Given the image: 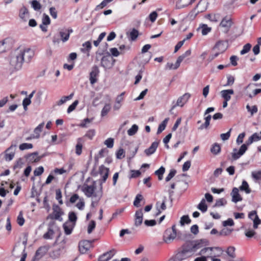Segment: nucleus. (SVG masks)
Segmentation results:
<instances>
[{
	"label": "nucleus",
	"mask_w": 261,
	"mask_h": 261,
	"mask_svg": "<svg viewBox=\"0 0 261 261\" xmlns=\"http://www.w3.org/2000/svg\"><path fill=\"white\" fill-rule=\"evenodd\" d=\"M21 55L17 48L10 53L8 59L9 63L13 71H18L22 68L24 62Z\"/></svg>",
	"instance_id": "1"
},
{
	"label": "nucleus",
	"mask_w": 261,
	"mask_h": 261,
	"mask_svg": "<svg viewBox=\"0 0 261 261\" xmlns=\"http://www.w3.org/2000/svg\"><path fill=\"white\" fill-rule=\"evenodd\" d=\"M96 183L93 181L91 185L84 184L82 187V191L88 197H94L98 201L102 196V188L98 191H95Z\"/></svg>",
	"instance_id": "2"
},
{
	"label": "nucleus",
	"mask_w": 261,
	"mask_h": 261,
	"mask_svg": "<svg viewBox=\"0 0 261 261\" xmlns=\"http://www.w3.org/2000/svg\"><path fill=\"white\" fill-rule=\"evenodd\" d=\"M227 48V43L223 41H218L212 49V54L209 57L210 61H212L220 54L223 53Z\"/></svg>",
	"instance_id": "3"
},
{
	"label": "nucleus",
	"mask_w": 261,
	"mask_h": 261,
	"mask_svg": "<svg viewBox=\"0 0 261 261\" xmlns=\"http://www.w3.org/2000/svg\"><path fill=\"white\" fill-rule=\"evenodd\" d=\"M23 59V62H30L35 55V50L29 47L17 48Z\"/></svg>",
	"instance_id": "4"
},
{
	"label": "nucleus",
	"mask_w": 261,
	"mask_h": 261,
	"mask_svg": "<svg viewBox=\"0 0 261 261\" xmlns=\"http://www.w3.org/2000/svg\"><path fill=\"white\" fill-rule=\"evenodd\" d=\"M193 252L189 246H185L182 251L176 255V259L179 261L187 259L193 255Z\"/></svg>",
	"instance_id": "5"
},
{
	"label": "nucleus",
	"mask_w": 261,
	"mask_h": 261,
	"mask_svg": "<svg viewBox=\"0 0 261 261\" xmlns=\"http://www.w3.org/2000/svg\"><path fill=\"white\" fill-rule=\"evenodd\" d=\"M208 243V241L205 239L198 240L191 243L189 247L194 253L197 250L207 246Z\"/></svg>",
	"instance_id": "6"
},
{
	"label": "nucleus",
	"mask_w": 261,
	"mask_h": 261,
	"mask_svg": "<svg viewBox=\"0 0 261 261\" xmlns=\"http://www.w3.org/2000/svg\"><path fill=\"white\" fill-rule=\"evenodd\" d=\"M232 24V19L230 17L225 16L221 20L219 26L223 29L224 32H227Z\"/></svg>",
	"instance_id": "7"
},
{
	"label": "nucleus",
	"mask_w": 261,
	"mask_h": 261,
	"mask_svg": "<svg viewBox=\"0 0 261 261\" xmlns=\"http://www.w3.org/2000/svg\"><path fill=\"white\" fill-rule=\"evenodd\" d=\"M92 247V242L84 240L79 243V250L82 253H86Z\"/></svg>",
	"instance_id": "8"
},
{
	"label": "nucleus",
	"mask_w": 261,
	"mask_h": 261,
	"mask_svg": "<svg viewBox=\"0 0 261 261\" xmlns=\"http://www.w3.org/2000/svg\"><path fill=\"white\" fill-rule=\"evenodd\" d=\"M15 145H11L5 151V159L7 161H11L15 155Z\"/></svg>",
	"instance_id": "9"
},
{
	"label": "nucleus",
	"mask_w": 261,
	"mask_h": 261,
	"mask_svg": "<svg viewBox=\"0 0 261 261\" xmlns=\"http://www.w3.org/2000/svg\"><path fill=\"white\" fill-rule=\"evenodd\" d=\"M191 97V94L189 93H186L183 95L180 96L177 100L175 106L182 107L188 101Z\"/></svg>",
	"instance_id": "10"
},
{
	"label": "nucleus",
	"mask_w": 261,
	"mask_h": 261,
	"mask_svg": "<svg viewBox=\"0 0 261 261\" xmlns=\"http://www.w3.org/2000/svg\"><path fill=\"white\" fill-rule=\"evenodd\" d=\"M177 235L176 233L175 232H173L170 230V229H167L165 231L164 236V241L166 243H171L173 240L175 239Z\"/></svg>",
	"instance_id": "11"
},
{
	"label": "nucleus",
	"mask_w": 261,
	"mask_h": 261,
	"mask_svg": "<svg viewBox=\"0 0 261 261\" xmlns=\"http://www.w3.org/2000/svg\"><path fill=\"white\" fill-rule=\"evenodd\" d=\"M63 214V212L60 207L56 206L53 208V213L52 216H50L49 217L54 218L60 221H62L63 219L61 216Z\"/></svg>",
	"instance_id": "12"
},
{
	"label": "nucleus",
	"mask_w": 261,
	"mask_h": 261,
	"mask_svg": "<svg viewBox=\"0 0 261 261\" xmlns=\"http://www.w3.org/2000/svg\"><path fill=\"white\" fill-rule=\"evenodd\" d=\"M143 220V214L142 210H139L136 212L135 215V225L138 227L141 225Z\"/></svg>",
	"instance_id": "13"
},
{
	"label": "nucleus",
	"mask_w": 261,
	"mask_h": 261,
	"mask_svg": "<svg viewBox=\"0 0 261 261\" xmlns=\"http://www.w3.org/2000/svg\"><path fill=\"white\" fill-rule=\"evenodd\" d=\"M30 16V13L28 9L24 7H22L19 11V18L24 22H26Z\"/></svg>",
	"instance_id": "14"
},
{
	"label": "nucleus",
	"mask_w": 261,
	"mask_h": 261,
	"mask_svg": "<svg viewBox=\"0 0 261 261\" xmlns=\"http://www.w3.org/2000/svg\"><path fill=\"white\" fill-rule=\"evenodd\" d=\"M116 251L113 249L109 251H108L105 253H103L102 255H101L98 260L99 261H108L116 253Z\"/></svg>",
	"instance_id": "15"
},
{
	"label": "nucleus",
	"mask_w": 261,
	"mask_h": 261,
	"mask_svg": "<svg viewBox=\"0 0 261 261\" xmlns=\"http://www.w3.org/2000/svg\"><path fill=\"white\" fill-rule=\"evenodd\" d=\"M106 103L104 107L101 110V116H106L108 113L110 111L111 106V98L109 96L106 95Z\"/></svg>",
	"instance_id": "16"
},
{
	"label": "nucleus",
	"mask_w": 261,
	"mask_h": 261,
	"mask_svg": "<svg viewBox=\"0 0 261 261\" xmlns=\"http://www.w3.org/2000/svg\"><path fill=\"white\" fill-rule=\"evenodd\" d=\"M99 172L101 177H102V181L101 183L105 182L108 177L109 172V168L105 167L104 166H101L99 167Z\"/></svg>",
	"instance_id": "17"
},
{
	"label": "nucleus",
	"mask_w": 261,
	"mask_h": 261,
	"mask_svg": "<svg viewBox=\"0 0 261 261\" xmlns=\"http://www.w3.org/2000/svg\"><path fill=\"white\" fill-rule=\"evenodd\" d=\"M98 73L99 70L98 67L96 66L93 67L90 74V81L91 84L93 85L97 82L96 77Z\"/></svg>",
	"instance_id": "18"
},
{
	"label": "nucleus",
	"mask_w": 261,
	"mask_h": 261,
	"mask_svg": "<svg viewBox=\"0 0 261 261\" xmlns=\"http://www.w3.org/2000/svg\"><path fill=\"white\" fill-rule=\"evenodd\" d=\"M166 198L164 197V199L162 202L158 201L156 203L155 207L158 211V212L156 214V216L160 215L163 211L166 210Z\"/></svg>",
	"instance_id": "19"
},
{
	"label": "nucleus",
	"mask_w": 261,
	"mask_h": 261,
	"mask_svg": "<svg viewBox=\"0 0 261 261\" xmlns=\"http://www.w3.org/2000/svg\"><path fill=\"white\" fill-rule=\"evenodd\" d=\"M10 40L6 38L0 41V53H4L10 48Z\"/></svg>",
	"instance_id": "20"
},
{
	"label": "nucleus",
	"mask_w": 261,
	"mask_h": 261,
	"mask_svg": "<svg viewBox=\"0 0 261 261\" xmlns=\"http://www.w3.org/2000/svg\"><path fill=\"white\" fill-rule=\"evenodd\" d=\"M231 195L232 196V201L234 203H237L242 200V198L239 193V189L237 188H234L232 189Z\"/></svg>",
	"instance_id": "21"
},
{
	"label": "nucleus",
	"mask_w": 261,
	"mask_h": 261,
	"mask_svg": "<svg viewBox=\"0 0 261 261\" xmlns=\"http://www.w3.org/2000/svg\"><path fill=\"white\" fill-rule=\"evenodd\" d=\"M221 96L226 101H229L231 97V95L234 94L232 89L223 90L220 92Z\"/></svg>",
	"instance_id": "22"
},
{
	"label": "nucleus",
	"mask_w": 261,
	"mask_h": 261,
	"mask_svg": "<svg viewBox=\"0 0 261 261\" xmlns=\"http://www.w3.org/2000/svg\"><path fill=\"white\" fill-rule=\"evenodd\" d=\"M159 143V141L153 142L148 148L145 150L144 152L145 153V154L147 156H149L153 154L155 151L156 148H158Z\"/></svg>",
	"instance_id": "23"
},
{
	"label": "nucleus",
	"mask_w": 261,
	"mask_h": 261,
	"mask_svg": "<svg viewBox=\"0 0 261 261\" xmlns=\"http://www.w3.org/2000/svg\"><path fill=\"white\" fill-rule=\"evenodd\" d=\"M74 226V224L71 222H66L63 225V228L65 234L67 235L71 234Z\"/></svg>",
	"instance_id": "24"
},
{
	"label": "nucleus",
	"mask_w": 261,
	"mask_h": 261,
	"mask_svg": "<svg viewBox=\"0 0 261 261\" xmlns=\"http://www.w3.org/2000/svg\"><path fill=\"white\" fill-rule=\"evenodd\" d=\"M44 125V123L42 122L34 129V134L32 135L33 139H37L39 138L40 134L42 132Z\"/></svg>",
	"instance_id": "25"
},
{
	"label": "nucleus",
	"mask_w": 261,
	"mask_h": 261,
	"mask_svg": "<svg viewBox=\"0 0 261 261\" xmlns=\"http://www.w3.org/2000/svg\"><path fill=\"white\" fill-rule=\"evenodd\" d=\"M208 4L207 0H200L197 6V7L199 9V11L202 12L205 11L207 8Z\"/></svg>",
	"instance_id": "26"
},
{
	"label": "nucleus",
	"mask_w": 261,
	"mask_h": 261,
	"mask_svg": "<svg viewBox=\"0 0 261 261\" xmlns=\"http://www.w3.org/2000/svg\"><path fill=\"white\" fill-rule=\"evenodd\" d=\"M214 249H216V250L219 251L220 252V253H222V251H223L219 247H215V248L204 247V248L201 249V250L200 251V252L198 253V255H201L203 254H205L207 252H208V251L212 252Z\"/></svg>",
	"instance_id": "27"
},
{
	"label": "nucleus",
	"mask_w": 261,
	"mask_h": 261,
	"mask_svg": "<svg viewBox=\"0 0 261 261\" xmlns=\"http://www.w3.org/2000/svg\"><path fill=\"white\" fill-rule=\"evenodd\" d=\"M124 95V93H122L120 95H118L116 99V102L114 106V109L115 110H119L121 106V102L123 100V95Z\"/></svg>",
	"instance_id": "28"
},
{
	"label": "nucleus",
	"mask_w": 261,
	"mask_h": 261,
	"mask_svg": "<svg viewBox=\"0 0 261 261\" xmlns=\"http://www.w3.org/2000/svg\"><path fill=\"white\" fill-rule=\"evenodd\" d=\"M101 64L105 68H110L112 66L111 58L103 57L101 59Z\"/></svg>",
	"instance_id": "29"
},
{
	"label": "nucleus",
	"mask_w": 261,
	"mask_h": 261,
	"mask_svg": "<svg viewBox=\"0 0 261 261\" xmlns=\"http://www.w3.org/2000/svg\"><path fill=\"white\" fill-rule=\"evenodd\" d=\"M28 159L30 162L35 163L38 162L40 158L37 152H34L28 155Z\"/></svg>",
	"instance_id": "30"
},
{
	"label": "nucleus",
	"mask_w": 261,
	"mask_h": 261,
	"mask_svg": "<svg viewBox=\"0 0 261 261\" xmlns=\"http://www.w3.org/2000/svg\"><path fill=\"white\" fill-rule=\"evenodd\" d=\"M169 119V118H165L164 121L159 125L157 130V134H160L165 129Z\"/></svg>",
	"instance_id": "31"
},
{
	"label": "nucleus",
	"mask_w": 261,
	"mask_h": 261,
	"mask_svg": "<svg viewBox=\"0 0 261 261\" xmlns=\"http://www.w3.org/2000/svg\"><path fill=\"white\" fill-rule=\"evenodd\" d=\"M180 62H178V59L176 60V63L174 64L172 63L168 62L166 65V69L168 70L171 69H177L180 64Z\"/></svg>",
	"instance_id": "32"
},
{
	"label": "nucleus",
	"mask_w": 261,
	"mask_h": 261,
	"mask_svg": "<svg viewBox=\"0 0 261 261\" xmlns=\"http://www.w3.org/2000/svg\"><path fill=\"white\" fill-rule=\"evenodd\" d=\"M197 208L202 213H204L207 211V206L204 199H202L201 200L199 204L198 205Z\"/></svg>",
	"instance_id": "33"
},
{
	"label": "nucleus",
	"mask_w": 261,
	"mask_h": 261,
	"mask_svg": "<svg viewBox=\"0 0 261 261\" xmlns=\"http://www.w3.org/2000/svg\"><path fill=\"white\" fill-rule=\"evenodd\" d=\"M205 18L208 19L212 22H217L220 18V15L218 14H209L205 16Z\"/></svg>",
	"instance_id": "34"
},
{
	"label": "nucleus",
	"mask_w": 261,
	"mask_h": 261,
	"mask_svg": "<svg viewBox=\"0 0 261 261\" xmlns=\"http://www.w3.org/2000/svg\"><path fill=\"white\" fill-rule=\"evenodd\" d=\"M73 96V93L70 94L67 96L62 97L59 101L57 102L58 106H61L66 102L67 100H70Z\"/></svg>",
	"instance_id": "35"
},
{
	"label": "nucleus",
	"mask_w": 261,
	"mask_h": 261,
	"mask_svg": "<svg viewBox=\"0 0 261 261\" xmlns=\"http://www.w3.org/2000/svg\"><path fill=\"white\" fill-rule=\"evenodd\" d=\"M240 189L241 191H244L247 194H249L251 192V190L249 187V185L247 182L245 180L243 181L242 185L240 187Z\"/></svg>",
	"instance_id": "36"
},
{
	"label": "nucleus",
	"mask_w": 261,
	"mask_h": 261,
	"mask_svg": "<svg viewBox=\"0 0 261 261\" xmlns=\"http://www.w3.org/2000/svg\"><path fill=\"white\" fill-rule=\"evenodd\" d=\"M165 172V169L163 166L161 167L158 170L155 171L154 173L158 176L159 180L163 179V174Z\"/></svg>",
	"instance_id": "37"
},
{
	"label": "nucleus",
	"mask_w": 261,
	"mask_h": 261,
	"mask_svg": "<svg viewBox=\"0 0 261 261\" xmlns=\"http://www.w3.org/2000/svg\"><path fill=\"white\" fill-rule=\"evenodd\" d=\"M82 140L81 138H79L77 139V143L75 147V152L76 154L80 155L82 152Z\"/></svg>",
	"instance_id": "38"
},
{
	"label": "nucleus",
	"mask_w": 261,
	"mask_h": 261,
	"mask_svg": "<svg viewBox=\"0 0 261 261\" xmlns=\"http://www.w3.org/2000/svg\"><path fill=\"white\" fill-rule=\"evenodd\" d=\"M246 109L248 112L250 113L251 116L256 113L258 111L257 107L255 105L250 107L249 105H247L246 106Z\"/></svg>",
	"instance_id": "39"
},
{
	"label": "nucleus",
	"mask_w": 261,
	"mask_h": 261,
	"mask_svg": "<svg viewBox=\"0 0 261 261\" xmlns=\"http://www.w3.org/2000/svg\"><path fill=\"white\" fill-rule=\"evenodd\" d=\"M76 220L77 217L75 213L73 212H70L68 214V221L67 222H71L75 225Z\"/></svg>",
	"instance_id": "40"
},
{
	"label": "nucleus",
	"mask_w": 261,
	"mask_h": 261,
	"mask_svg": "<svg viewBox=\"0 0 261 261\" xmlns=\"http://www.w3.org/2000/svg\"><path fill=\"white\" fill-rule=\"evenodd\" d=\"M59 34L63 42H65L68 40L69 38V33H66L64 30H62L60 31Z\"/></svg>",
	"instance_id": "41"
},
{
	"label": "nucleus",
	"mask_w": 261,
	"mask_h": 261,
	"mask_svg": "<svg viewBox=\"0 0 261 261\" xmlns=\"http://www.w3.org/2000/svg\"><path fill=\"white\" fill-rule=\"evenodd\" d=\"M31 6L32 8L35 10V11H39L41 8V6L39 2H38L37 0H33L31 2Z\"/></svg>",
	"instance_id": "42"
},
{
	"label": "nucleus",
	"mask_w": 261,
	"mask_h": 261,
	"mask_svg": "<svg viewBox=\"0 0 261 261\" xmlns=\"http://www.w3.org/2000/svg\"><path fill=\"white\" fill-rule=\"evenodd\" d=\"M27 239H25L23 242H22V244L21 245H19L18 246H16L14 248V251H15L16 249H18V248H19L20 249V250H21L22 252H25V248H26V246H27Z\"/></svg>",
	"instance_id": "43"
},
{
	"label": "nucleus",
	"mask_w": 261,
	"mask_h": 261,
	"mask_svg": "<svg viewBox=\"0 0 261 261\" xmlns=\"http://www.w3.org/2000/svg\"><path fill=\"white\" fill-rule=\"evenodd\" d=\"M138 130V126L136 124H134L131 128L127 130V134L129 136L134 135Z\"/></svg>",
	"instance_id": "44"
},
{
	"label": "nucleus",
	"mask_w": 261,
	"mask_h": 261,
	"mask_svg": "<svg viewBox=\"0 0 261 261\" xmlns=\"http://www.w3.org/2000/svg\"><path fill=\"white\" fill-rule=\"evenodd\" d=\"M114 140L112 138H109L104 141V144L107 146L108 148H112L114 146Z\"/></svg>",
	"instance_id": "45"
},
{
	"label": "nucleus",
	"mask_w": 261,
	"mask_h": 261,
	"mask_svg": "<svg viewBox=\"0 0 261 261\" xmlns=\"http://www.w3.org/2000/svg\"><path fill=\"white\" fill-rule=\"evenodd\" d=\"M138 31L133 29L129 33V36L132 40H135L138 36Z\"/></svg>",
	"instance_id": "46"
},
{
	"label": "nucleus",
	"mask_w": 261,
	"mask_h": 261,
	"mask_svg": "<svg viewBox=\"0 0 261 261\" xmlns=\"http://www.w3.org/2000/svg\"><path fill=\"white\" fill-rule=\"evenodd\" d=\"M191 54V50L190 49L187 50L185 53H184L182 55L180 56L177 59H178V62H181L183 60L189 56Z\"/></svg>",
	"instance_id": "47"
},
{
	"label": "nucleus",
	"mask_w": 261,
	"mask_h": 261,
	"mask_svg": "<svg viewBox=\"0 0 261 261\" xmlns=\"http://www.w3.org/2000/svg\"><path fill=\"white\" fill-rule=\"evenodd\" d=\"M24 219L23 217V213L22 211H20L17 218V223L20 226H22L24 223Z\"/></svg>",
	"instance_id": "48"
},
{
	"label": "nucleus",
	"mask_w": 261,
	"mask_h": 261,
	"mask_svg": "<svg viewBox=\"0 0 261 261\" xmlns=\"http://www.w3.org/2000/svg\"><path fill=\"white\" fill-rule=\"evenodd\" d=\"M243 154H241L240 152L239 151H238V150L236 148L233 149V152L231 153L232 158L234 160L238 159Z\"/></svg>",
	"instance_id": "49"
},
{
	"label": "nucleus",
	"mask_w": 261,
	"mask_h": 261,
	"mask_svg": "<svg viewBox=\"0 0 261 261\" xmlns=\"http://www.w3.org/2000/svg\"><path fill=\"white\" fill-rule=\"evenodd\" d=\"M221 150L220 146L217 144H214L212 147L211 151V152L215 154H217L220 152Z\"/></svg>",
	"instance_id": "50"
},
{
	"label": "nucleus",
	"mask_w": 261,
	"mask_h": 261,
	"mask_svg": "<svg viewBox=\"0 0 261 261\" xmlns=\"http://www.w3.org/2000/svg\"><path fill=\"white\" fill-rule=\"evenodd\" d=\"M191 222V220L187 215H185L181 217L180 220L181 225H184L185 223L189 224Z\"/></svg>",
	"instance_id": "51"
},
{
	"label": "nucleus",
	"mask_w": 261,
	"mask_h": 261,
	"mask_svg": "<svg viewBox=\"0 0 261 261\" xmlns=\"http://www.w3.org/2000/svg\"><path fill=\"white\" fill-rule=\"evenodd\" d=\"M42 92H38L35 97L34 99V103H35L36 105H40L41 99H42Z\"/></svg>",
	"instance_id": "52"
},
{
	"label": "nucleus",
	"mask_w": 261,
	"mask_h": 261,
	"mask_svg": "<svg viewBox=\"0 0 261 261\" xmlns=\"http://www.w3.org/2000/svg\"><path fill=\"white\" fill-rule=\"evenodd\" d=\"M235 248L232 246H230L227 248L226 251L227 254L230 257L234 258L235 257Z\"/></svg>",
	"instance_id": "53"
},
{
	"label": "nucleus",
	"mask_w": 261,
	"mask_h": 261,
	"mask_svg": "<svg viewBox=\"0 0 261 261\" xmlns=\"http://www.w3.org/2000/svg\"><path fill=\"white\" fill-rule=\"evenodd\" d=\"M96 223L94 220H91L88 226L87 231L89 234L91 233L95 228Z\"/></svg>",
	"instance_id": "54"
},
{
	"label": "nucleus",
	"mask_w": 261,
	"mask_h": 261,
	"mask_svg": "<svg viewBox=\"0 0 261 261\" xmlns=\"http://www.w3.org/2000/svg\"><path fill=\"white\" fill-rule=\"evenodd\" d=\"M42 23L48 25L50 23L49 17L46 14H43L42 18Z\"/></svg>",
	"instance_id": "55"
},
{
	"label": "nucleus",
	"mask_w": 261,
	"mask_h": 261,
	"mask_svg": "<svg viewBox=\"0 0 261 261\" xmlns=\"http://www.w3.org/2000/svg\"><path fill=\"white\" fill-rule=\"evenodd\" d=\"M83 48L81 49L82 51L86 52L89 51L91 48V42L90 41H87L85 42L83 44Z\"/></svg>",
	"instance_id": "56"
},
{
	"label": "nucleus",
	"mask_w": 261,
	"mask_h": 261,
	"mask_svg": "<svg viewBox=\"0 0 261 261\" xmlns=\"http://www.w3.org/2000/svg\"><path fill=\"white\" fill-rule=\"evenodd\" d=\"M54 231L53 229L52 228H51L50 227H49L48 228L47 232L44 234L43 237H44V238H45L46 239H51L54 235Z\"/></svg>",
	"instance_id": "57"
},
{
	"label": "nucleus",
	"mask_w": 261,
	"mask_h": 261,
	"mask_svg": "<svg viewBox=\"0 0 261 261\" xmlns=\"http://www.w3.org/2000/svg\"><path fill=\"white\" fill-rule=\"evenodd\" d=\"M19 148L21 150L31 149L33 148V145L31 143H24L20 144Z\"/></svg>",
	"instance_id": "58"
},
{
	"label": "nucleus",
	"mask_w": 261,
	"mask_h": 261,
	"mask_svg": "<svg viewBox=\"0 0 261 261\" xmlns=\"http://www.w3.org/2000/svg\"><path fill=\"white\" fill-rule=\"evenodd\" d=\"M193 3L192 0H180L178 2L181 6L179 8L185 7L189 5L192 4Z\"/></svg>",
	"instance_id": "59"
},
{
	"label": "nucleus",
	"mask_w": 261,
	"mask_h": 261,
	"mask_svg": "<svg viewBox=\"0 0 261 261\" xmlns=\"http://www.w3.org/2000/svg\"><path fill=\"white\" fill-rule=\"evenodd\" d=\"M251 176L255 180H261V171H252Z\"/></svg>",
	"instance_id": "60"
},
{
	"label": "nucleus",
	"mask_w": 261,
	"mask_h": 261,
	"mask_svg": "<svg viewBox=\"0 0 261 261\" xmlns=\"http://www.w3.org/2000/svg\"><path fill=\"white\" fill-rule=\"evenodd\" d=\"M251 45L250 43H247L245 44L243 48V49L241 51L240 54L241 55H244L247 53L251 49Z\"/></svg>",
	"instance_id": "61"
},
{
	"label": "nucleus",
	"mask_w": 261,
	"mask_h": 261,
	"mask_svg": "<svg viewBox=\"0 0 261 261\" xmlns=\"http://www.w3.org/2000/svg\"><path fill=\"white\" fill-rule=\"evenodd\" d=\"M227 201L224 198H221L218 199L215 204V206L219 207L221 206L224 205L226 204Z\"/></svg>",
	"instance_id": "62"
},
{
	"label": "nucleus",
	"mask_w": 261,
	"mask_h": 261,
	"mask_svg": "<svg viewBox=\"0 0 261 261\" xmlns=\"http://www.w3.org/2000/svg\"><path fill=\"white\" fill-rule=\"evenodd\" d=\"M176 173V171L175 170H174V169L171 170L169 173L168 174V175L167 176V177L165 178L166 181L167 182H168L169 180H170L174 176Z\"/></svg>",
	"instance_id": "63"
},
{
	"label": "nucleus",
	"mask_w": 261,
	"mask_h": 261,
	"mask_svg": "<svg viewBox=\"0 0 261 261\" xmlns=\"http://www.w3.org/2000/svg\"><path fill=\"white\" fill-rule=\"evenodd\" d=\"M116 158L121 159L125 156L124 151L122 148H120L116 152Z\"/></svg>",
	"instance_id": "64"
}]
</instances>
